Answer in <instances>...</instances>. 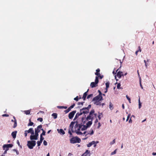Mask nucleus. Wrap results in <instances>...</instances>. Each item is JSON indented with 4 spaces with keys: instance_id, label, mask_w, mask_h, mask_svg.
<instances>
[{
    "instance_id": "nucleus-1",
    "label": "nucleus",
    "mask_w": 156,
    "mask_h": 156,
    "mask_svg": "<svg viewBox=\"0 0 156 156\" xmlns=\"http://www.w3.org/2000/svg\"><path fill=\"white\" fill-rule=\"evenodd\" d=\"M36 144V142L35 140H29L27 141V146L30 149L33 148Z\"/></svg>"
},
{
    "instance_id": "nucleus-2",
    "label": "nucleus",
    "mask_w": 156,
    "mask_h": 156,
    "mask_svg": "<svg viewBox=\"0 0 156 156\" xmlns=\"http://www.w3.org/2000/svg\"><path fill=\"white\" fill-rule=\"evenodd\" d=\"M70 143L72 144L80 143L81 141V140L77 136H76L71 138L70 139Z\"/></svg>"
},
{
    "instance_id": "nucleus-3",
    "label": "nucleus",
    "mask_w": 156,
    "mask_h": 156,
    "mask_svg": "<svg viewBox=\"0 0 156 156\" xmlns=\"http://www.w3.org/2000/svg\"><path fill=\"white\" fill-rule=\"evenodd\" d=\"M103 99L102 96H99L97 95L93 98L92 101H94V102L96 103L99 102L101 101Z\"/></svg>"
},
{
    "instance_id": "nucleus-4",
    "label": "nucleus",
    "mask_w": 156,
    "mask_h": 156,
    "mask_svg": "<svg viewBox=\"0 0 156 156\" xmlns=\"http://www.w3.org/2000/svg\"><path fill=\"white\" fill-rule=\"evenodd\" d=\"M42 125H40L38 126L37 128L35 129V134L38 136H39L38 133L40 132L41 128H42Z\"/></svg>"
},
{
    "instance_id": "nucleus-5",
    "label": "nucleus",
    "mask_w": 156,
    "mask_h": 156,
    "mask_svg": "<svg viewBox=\"0 0 156 156\" xmlns=\"http://www.w3.org/2000/svg\"><path fill=\"white\" fill-rule=\"evenodd\" d=\"M94 133V131L92 129H91L89 131H85L83 134H85V136H86L88 134H90L91 135H92Z\"/></svg>"
},
{
    "instance_id": "nucleus-6",
    "label": "nucleus",
    "mask_w": 156,
    "mask_h": 156,
    "mask_svg": "<svg viewBox=\"0 0 156 156\" xmlns=\"http://www.w3.org/2000/svg\"><path fill=\"white\" fill-rule=\"evenodd\" d=\"M38 136L35 134L31 135L30 136V139L31 140H37L38 139Z\"/></svg>"
},
{
    "instance_id": "nucleus-7",
    "label": "nucleus",
    "mask_w": 156,
    "mask_h": 156,
    "mask_svg": "<svg viewBox=\"0 0 156 156\" xmlns=\"http://www.w3.org/2000/svg\"><path fill=\"white\" fill-rule=\"evenodd\" d=\"M76 112V111H73L72 112H70L68 115L69 118V119H71L73 118V117L74 115L75 114Z\"/></svg>"
},
{
    "instance_id": "nucleus-8",
    "label": "nucleus",
    "mask_w": 156,
    "mask_h": 156,
    "mask_svg": "<svg viewBox=\"0 0 156 156\" xmlns=\"http://www.w3.org/2000/svg\"><path fill=\"white\" fill-rule=\"evenodd\" d=\"M13 145L12 144H4L3 146V150H5L6 147H12Z\"/></svg>"
},
{
    "instance_id": "nucleus-9",
    "label": "nucleus",
    "mask_w": 156,
    "mask_h": 156,
    "mask_svg": "<svg viewBox=\"0 0 156 156\" xmlns=\"http://www.w3.org/2000/svg\"><path fill=\"white\" fill-rule=\"evenodd\" d=\"M26 132H27L28 133H30L31 135L34 134V129L33 128H30L28 130H26Z\"/></svg>"
},
{
    "instance_id": "nucleus-10",
    "label": "nucleus",
    "mask_w": 156,
    "mask_h": 156,
    "mask_svg": "<svg viewBox=\"0 0 156 156\" xmlns=\"http://www.w3.org/2000/svg\"><path fill=\"white\" fill-rule=\"evenodd\" d=\"M76 122H72L69 126L70 130H71L72 132H74V131L73 130L74 124Z\"/></svg>"
},
{
    "instance_id": "nucleus-11",
    "label": "nucleus",
    "mask_w": 156,
    "mask_h": 156,
    "mask_svg": "<svg viewBox=\"0 0 156 156\" xmlns=\"http://www.w3.org/2000/svg\"><path fill=\"white\" fill-rule=\"evenodd\" d=\"M13 118L14 119H12L11 121L14 122L13 127L15 128L17 126V122L14 116H13Z\"/></svg>"
},
{
    "instance_id": "nucleus-12",
    "label": "nucleus",
    "mask_w": 156,
    "mask_h": 156,
    "mask_svg": "<svg viewBox=\"0 0 156 156\" xmlns=\"http://www.w3.org/2000/svg\"><path fill=\"white\" fill-rule=\"evenodd\" d=\"M123 73L119 71L118 72L116 76L119 78H120L122 76H123V75L122 74Z\"/></svg>"
},
{
    "instance_id": "nucleus-13",
    "label": "nucleus",
    "mask_w": 156,
    "mask_h": 156,
    "mask_svg": "<svg viewBox=\"0 0 156 156\" xmlns=\"http://www.w3.org/2000/svg\"><path fill=\"white\" fill-rule=\"evenodd\" d=\"M57 131L60 134L64 135L65 134V132L62 129H57Z\"/></svg>"
},
{
    "instance_id": "nucleus-14",
    "label": "nucleus",
    "mask_w": 156,
    "mask_h": 156,
    "mask_svg": "<svg viewBox=\"0 0 156 156\" xmlns=\"http://www.w3.org/2000/svg\"><path fill=\"white\" fill-rule=\"evenodd\" d=\"M90 153V151L88 150L86 151L81 156H87V155Z\"/></svg>"
},
{
    "instance_id": "nucleus-15",
    "label": "nucleus",
    "mask_w": 156,
    "mask_h": 156,
    "mask_svg": "<svg viewBox=\"0 0 156 156\" xmlns=\"http://www.w3.org/2000/svg\"><path fill=\"white\" fill-rule=\"evenodd\" d=\"M98 86L97 84L95 82H92L91 83L90 86L92 88H93Z\"/></svg>"
},
{
    "instance_id": "nucleus-16",
    "label": "nucleus",
    "mask_w": 156,
    "mask_h": 156,
    "mask_svg": "<svg viewBox=\"0 0 156 156\" xmlns=\"http://www.w3.org/2000/svg\"><path fill=\"white\" fill-rule=\"evenodd\" d=\"M17 132L16 131H14L12 133L11 135L13 138L15 139L16 138Z\"/></svg>"
},
{
    "instance_id": "nucleus-17",
    "label": "nucleus",
    "mask_w": 156,
    "mask_h": 156,
    "mask_svg": "<svg viewBox=\"0 0 156 156\" xmlns=\"http://www.w3.org/2000/svg\"><path fill=\"white\" fill-rule=\"evenodd\" d=\"M88 89L87 90V91H86V92H85L83 94V97H82V98L83 99V100L84 101H85L86 99V96L87 95V92H88Z\"/></svg>"
},
{
    "instance_id": "nucleus-18",
    "label": "nucleus",
    "mask_w": 156,
    "mask_h": 156,
    "mask_svg": "<svg viewBox=\"0 0 156 156\" xmlns=\"http://www.w3.org/2000/svg\"><path fill=\"white\" fill-rule=\"evenodd\" d=\"M85 110L84 108H83L82 109H80V113L77 112V114H78V115L80 116V115H82L83 113H82L83 111H82Z\"/></svg>"
},
{
    "instance_id": "nucleus-19",
    "label": "nucleus",
    "mask_w": 156,
    "mask_h": 156,
    "mask_svg": "<svg viewBox=\"0 0 156 156\" xmlns=\"http://www.w3.org/2000/svg\"><path fill=\"white\" fill-rule=\"evenodd\" d=\"M92 124V121H89L86 124V126L88 128L90 127Z\"/></svg>"
},
{
    "instance_id": "nucleus-20",
    "label": "nucleus",
    "mask_w": 156,
    "mask_h": 156,
    "mask_svg": "<svg viewBox=\"0 0 156 156\" xmlns=\"http://www.w3.org/2000/svg\"><path fill=\"white\" fill-rule=\"evenodd\" d=\"M91 116L92 115H90V114L88 115L86 118V121H87L90 120L91 119Z\"/></svg>"
},
{
    "instance_id": "nucleus-21",
    "label": "nucleus",
    "mask_w": 156,
    "mask_h": 156,
    "mask_svg": "<svg viewBox=\"0 0 156 156\" xmlns=\"http://www.w3.org/2000/svg\"><path fill=\"white\" fill-rule=\"evenodd\" d=\"M94 141H93L89 143L87 145V147H90L92 145L94 144Z\"/></svg>"
},
{
    "instance_id": "nucleus-22",
    "label": "nucleus",
    "mask_w": 156,
    "mask_h": 156,
    "mask_svg": "<svg viewBox=\"0 0 156 156\" xmlns=\"http://www.w3.org/2000/svg\"><path fill=\"white\" fill-rule=\"evenodd\" d=\"M82 126L83 127L81 129L82 130H85L87 129L88 128L87 127V126L86 125H82Z\"/></svg>"
},
{
    "instance_id": "nucleus-23",
    "label": "nucleus",
    "mask_w": 156,
    "mask_h": 156,
    "mask_svg": "<svg viewBox=\"0 0 156 156\" xmlns=\"http://www.w3.org/2000/svg\"><path fill=\"white\" fill-rule=\"evenodd\" d=\"M89 111L88 109H85V110L82 111V113L85 115V114L88 113H89Z\"/></svg>"
},
{
    "instance_id": "nucleus-24",
    "label": "nucleus",
    "mask_w": 156,
    "mask_h": 156,
    "mask_svg": "<svg viewBox=\"0 0 156 156\" xmlns=\"http://www.w3.org/2000/svg\"><path fill=\"white\" fill-rule=\"evenodd\" d=\"M34 124V123L31 122V119H30L29 120V123L28 124V126H32Z\"/></svg>"
},
{
    "instance_id": "nucleus-25",
    "label": "nucleus",
    "mask_w": 156,
    "mask_h": 156,
    "mask_svg": "<svg viewBox=\"0 0 156 156\" xmlns=\"http://www.w3.org/2000/svg\"><path fill=\"white\" fill-rule=\"evenodd\" d=\"M100 70L99 69H98L96 70V73H95V74L97 76H99L100 75V74L98 73L100 72Z\"/></svg>"
},
{
    "instance_id": "nucleus-26",
    "label": "nucleus",
    "mask_w": 156,
    "mask_h": 156,
    "mask_svg": "<svg viewBox=\"0 0 156 156\" xmlns=\"http://www.w3.org/2000/svg\"><path fill=\"white\" fill-rule=\"evenodd\" d=\"M109 108L112 110L113 109V105L112 103L110 102H109Z\"/></svg>"
},
{
    "instance_id": "nucleus-27",
    "label": "nucleus",
    "mask_w": 156,
    "mask_h": 156,
    "mask_svg": "<svg viewBox=\"0 0 156 156\" xmlns=\"http://www.w3.org/2000/svg\"><path fill=\"white\" fill-rule=\"evenodd\" d=\"M52 116L53 117V118L54 119H56L57 117V113H53L52 115Z\"/></svg>"
},
{
    "instance_id": "nucleus-28",
    "label": "nucleus",
    "mask_w": 156,
    "mask_h": 156,
    "mask_svg": "<svg viewBox=\"0 0 156 156\" xmlns=\"http://www.w3.org/2000/svg\"><path fill=\"white\" fill-rule=\"evenodd\" d=\"M57 107L59 109H62V108H64L66 109L67 108V107L66 106H58Z\"/></svg>"
},
{
    "instance_id": "nucleus-29",
    "label": "nucleus",
    "mask_w": 156,
    "mask_h": 156,
    "mask_svg": "<svg viewBox=\"0 0 156 156\" xmlns=\"http://www.w3.org/2000/svg\"><path fill=\"white\" fill-rule=\"evenodd\" d=\"M86 115H84V116L81 119L82 121L83 122V124H84L85 123L86 121H84V119L86 118Z\"/></svg>"
},
{
    "instance_id": "nucleus-30",
    "label": "nucleus",
    "mask_w": 156,
    "mask_h": 156,
    "mask_svg": "<svg viewBox=\"0 0 156 156\" xmlns=\"http://www.w3.org/2000/svg\"><path fill=\"white\" fill-rule=\"evenodd\" d=\"M94 109L92 110L90 112L89 114L90 115H91L93 116V114H94Z\"/></svg>"
},
{
    "instance_id": "nucleus-31",
    "label": "nucleus",
    "mask_w": 156,
    "mask_h": 156,
    "mask_svg": "<svg viewBox=\"0 0 156 156\" xmlns=\"http://www.w3.org/2000/svg\"><path fill=\"white\" fill-rule=\"evenodd\" d=\"M82 125L81 124H78V128L77 129H76V130H80V129L82 128Z\"/></svg>"
},
{
    "instance_id": "nucleus-32",
    "label": "nucleus",
    "mask_w": 156,
    "mask_h": 156,
    "mask_svg": "<svg viewBox=\"0 0 156 156\" xmlns=\"http://www.w3.org/2000/svg\"><path fill=\"white\" fill-rule=\"evenodd\" d=\"M98 76H96L95 77V82L96 83L98 84Z\"/></svg>"
},
{
    "instance_id": "nucleus-33",
    "label": "nucleus",
    "mask_w": 156,
    "mask_h": 156,
    "mask_svg": "<svg viewBox=\"0 0 156 156\" xmlns=\"http://www.w3.org/2000/svg\"><path fill=\"white\" fill-rule=\"evenodd\" d=\"M91 107V105H88V106L87 107H84V108H84V110L85 109H88V110H89V109Z\"/></svg>"
},
{
    "instance_id": "nucleus-34",
    "label": "nucleus",
    "mask_w": 156,
    "mask_h": 156,
    "mask_svg": "<svg viewBox=\"0 0 156 156\" xmlns=\"http://www.w3.org/2000/svg\"><path fill=\"white\" fill-rule=\"evenodd\" d=\"M106 88V89H107L108 88L109 86V82H107L105 83Z\"/></svg>"
},
{
    "instance_id": "nucleus-35",
    "label": "nucleus",
    "mask_w": 156,
    "mask_h": 156,
    "mask_svg": "<svg viewBox=\"0 0 156 156\" xmlns=\"http://www.w3.org/2000/svg\"><path fill=\"white\" fill-rule=\"evenodd\" d=\"M24 112H25V113L27 115H29L30 113V110L25 111Z\"/></svg>"
},
{
    "instance_id": "nucleus-36",
    "label": "nucleus",
    "mask_w": 156,
    "mask_h": 156,
    "mask_svg": "<svg viewBox=\"0 0 156 156\" xmlns=\"http://www.w3.org/2000/svg\"><path fill=\"white\" fill-rule=\"evenodd\" d=\"M79 116L78 115V114H77V113L76 114V115L73 119V120H75Z\"/></svg>"
},
{
    "instance_id": "nucleus-37",
    "label": "nucleus",
    "mask_w": 156,
    "mask_h": 156,
    "mask_svg": "<svg viewBox=\"0 0 156 156\" xmlns=\"http://www.w3.org/2000/svg\"><path fill=\"white\" fill-rule=\"evenodd\" d=\"M71 110V109L69 108L66 110L64 111L66 113H67Z\"/></svg>"
},
{
    "instance_id": "nucleus-38",
    "label": "nucleus",
    "mask_w": 156,
    "mask_h": 156,
    "mask_svg": "<svg viewBox=\"0 0 156 156\" xmlns=\"http://www.w3.org/2000/svg\"><path fill=\"white\" fill-rule=\"evenodd\" d=\"M42 142L41 141H38L37 142V146H39L41 145V144L42 143Z\"/></svg>"
},
{
    "instance_id": "nucleus-39",
    "label": "nucleus",
    "mask_w": 156,
    "mask_h": 156,
    "mask_svg": "<svg viewBox=\"0 0 156 156\" xmlns=\"http://www.w3.org/2000/svg\"><path fill=\"white\" fill-rule=\"evenodd\" d=\"M78 128V124L77 123L75 125V131H77V130H76Z\"/></svg>"
},
{
    "instance_id": "nucleus-40",
    "label": "nucleus",
    "mask_w": 156,
    "mask_h": 156,
    "mask_svg": "<svg viewBox=\"0 0 156 156\" xmlns=\"http://www.w3.org/2000/svg\"><path fill=\"white\" fill-rule=\"evenodd\" d=\"M120 86H121L120 83H119L117 85V88L118 89H121V88L120 87Z\"/></svg>"
},
{
    "instance_id": "nucleus-41",
    "label": "nucleus",
    "mask_w": 156,
    "mask_h": 156,
    "mask_svg": "<svg viewBox=\"0 0 156 156\" xmlns=\"http://www.w3.org/2000/svg\"><path fill=\"white\" fill-rule=\"evenodd\" d=\"M139 82H140V87H141V88L143 89V87L141 84V78H140V81H139Z\"/></svg>"
},
{
    "instance_id": "nucleus-42",
    "label": "nucleus",
    "mask_w": 156,
    "mask_h": 156,
    "mask_svg": "<svg viewBox=\"0 0 156 156\" xmlns=\"http://www.w3.org/2000/svg\"><path fill=\"white\" fill-rule=\"evenodd\" d=\"M44 139V138L41 135H40V141L42 142Z\"/></svg>"
},
{
    "instance_id": "nucleus-43",
    "label": "nucleus",
    "mask_w": 156,
    "mask_h": 156,
    "mask_svg": "<svg viewBox=\"0 0 156 156\" xmlns=\"http://www.w3.org/2000/svg\"><path fill=\"white\" fill-rule=\"evenodd\" d=\"M94 104L96 105H101V103L100 102H99L96 103L94 102Z\"/></svg>"
},
{
    "instance_id": "nucleus-44",
    "label": "nucleus",
    "mask_w": 156,
    "mask_h": 156,
    "mask_svg": "<svg viewBox=\"0 0 156 156\" xmlns=\"http://www.w3.org/2000/svg\"><path fill=\"white\" fill-rule=\"evenodd\" d=\"M126 97L127 98V99L129 101V103H131V100H130V98H129V97L127 95H126Z\"/></svg>"
},
{
    "instance_id": "nucleus-45",
    "label": "nucleus",
    "mask_w": 156,
    "mask_h": 156,
    "mask_svg": "<svg viewBox=\"0 0 156 156\" xmlns=\"http://www.w3.org/2000/svg\"><path fill=\"white\" fill-rule=\"evenodd\" d=\"M68 133L69 134L70 136V137H71L72 136V133H71V130H70V129H69V131H68Z\"/></svg>"
},
{
    "instance_id": "nucleus-46",
    "label": "nucleus",
    "mask_w": 156,
    "mask_h": 156,
    "mask_svg": "<svg viewBox=\"0 0 156 156\" xmlns=\"http://www.w3.org/2000/svg\"><path fill=\"white\" fill-rule=\"evenodd\" d=\"M13 151H15V152H16L17 155H18L19 154V152L16 149H14L13 150Z\"/></svg>"
},
{
    "instance_id": "nucleus-47",
    "label": "nucleus",
    "mask_w": 156,
    "mask_h": 156,
    "mask_svg": "<svg viewBox=\"0 0 156 156\" xmlns=\"http://www.w3.org/2000/svg\"><path fill=\"white\" fill-rule=\"evenodd\" d=\"M94 144H95L94 145V147H95L96 146V144L98 143L99 142L98 141H94Z\"/></svg>"
},
{
    "instance_id": "nucleus-48",
    "label": "nucleus",
    "mask_w": 156,
    "mask_h": 156,
    "mask_svg": "<svg viewBox=\"0 0 156 156\" xmlns=\"http://www.w3.org/2000/svg\"><path fill=\"white\" fill-rule=\"evenodd\" d=\"M76 132L78 135H82L83 134V133L81 132L76 131Z\"/></svg>"
},
{
    "instance_id": "nucleus-49",
    "label": "nucleus",
    "mask_w": 156,
    "mask_h": 156,
    "mask_svg": "<svg viewBox=\"0 0 156 156\" xmlns=\"http://www.w3.org/2000/svg\"><path fill=\"white\" fill-rule=\"evenodd\" d=\"M93 95V94H90L88 95L87 97V99L89 98H90L92 97Z\"/></svg>"
},
{
    "instance_id": "nucleus-50",
    "label": "nucleus",
    "mask_w": 156,
    "mask_h": 156,
    "mask_svg": "<svg viewBox=\"0 0 156 156\" xmlns=\"http://www.w3.org/2000/svg\"><path fill=\"white\" fill-rule=\"evenodd\" d=\"M115 143V139H114L110 143V144L112 145Z\"/></svg>"
},
{
    "instance_id": "nucleus-51",
    "label": "nucleus",
    "mask_w": 156,
    "mask_h": 156,
    "mask_svg": "<svg viewBox=\"0 0 156 156\" xmlns=\"http://www.w3.org/2000/svg\"><path fill=\"white\" fill-rule=\"evenodd\" d=\"M117 149H115L114 151L112 152L111 153V155H113L116 154V151Z\"/></svg>"
},
{
    "instance_id": "nucleus-52",
    "label": "nucleus",
    "mask_w": 156,
    "mask_h": 156,
    "mask_svg": "<svg viewBox=\"0 0 156 156\" xmlns=\"http://www.w3.org/2000/svg\"><path fill=\"white\" fill-rule=\"evenodd\" d=\"M37 120L40 121V122H42L43 121V119L41 118H38Z\"/></svg>"
},
{
    "instance_id": "nucleus-53",
    "label": "nucleus",
    "mask_w": 156,
    "mask_h": 156,
    "mask_svg": "<svg viewBox=\"0 0 156 156\" xmlns=\"http://www.w3.org/2000/svg\"><path fill=\"white\" fill-rule=\"evenodd\" d=\"M102 113H99V115L98 116V118L100 120L101 119V116L102 115Z\"/></svg>"
},
{
    "instance_id": "nucleus-54",
    "label": "nucleus",
    "mask_w": 156,
    "mask_h": 156,
    "mask_svg": "<svg viewBox=\"0 0 156 156\" xmlns=\"http://www.w3.org/2000/svg\"><path fill=\"white\" fill-rule=\"evenodd\" d=\"M45 131H43L42 132V133H41L40 135H41L42 136H43V135L44 136L45 135Z\"/></svg>"
},
{
    "instance_id": "nucleus-55",
    "label": "nucleus",
    "mask_w": 156,
    "mask_h": 156,
    "mask_svg": "<svg viewBox=\"0 0 156 156\" xmlns=\"http://www.w3.org/2000/svg\"><path fill=\"white\" fill-rule=\"evenodd\" d=\"M84 102H79L78 103V105H81L82 106L83 105V103H84Z\"/></svg>"
},
{
    "instance_id": "nucleus-56",
    "label": "nucleus",
    "mask_w": 156,
    "mask_h": 156,
    "mask_svg": "<svg viewBox=\"0 0 156 156\" xmlns=\"http://www.w3.org/2000/svg\"><path fill=\"white\" fill-rule=\"evenodd\" d=\"M141 49H139L138 50L136 51V52H135V54H136V55H137V53L140 51V52H141Z\"/></svg>"
},
{
    "instance_id": "nucleus-57",
    "label": "nucleus",
    "mask_w": 156,
    "mask_h": 156,
    "mask_svg": "<svg viewBox=\"0 0 156 156\" xmlns=\"http://www.w3.org/2000/svg\"><path fill=\"white\" fill-rule=\"evenodd\" d=\"M43 144L45 146H46L47 145V143L45 140H44L43 141Z\"/></svg>"
},
{
    "instance_id": "nucleus-58",
    "label": "nucleus",
    "mask_w": 156,
    "mask_h": 156,
    "mask_svg": "<svg viewBox=\"0 0 156 156\" xmlns=\"http://www.w3.org/2000/svg\"><path fill=\"white\" fill-rule=\"evenodd\" d=\"M98 92L99 93V94L98 95V96H102V94L100 91V90H98Z\"/></svg>"
},
{
    "instance_id": "nucleus-59",
    "label": "nucleus",
    "mask_w": 156,
    "mask_h": 156,
    "mask_svg": "<svg viewBox=\"0 0 156 156\" xmlns=\"http://www.w3.org/2000/svg\"><path fill=\"white\" fill-rule=\"evenodd\" d=\"M75 105V104H73V105L69 107V108H70V109L71 110L72 108H73L74 107Z\"/></svg>"
},
{
    "instance_id": "nucleus-60",
    "label": "nucleus",
    "mask_w": 156,
    "mask_h": 156,
    "mask_svg": "<svg viewBox=\"0 0 156 156\" xmlns=\"http://www.w3.org/2000/svg\"><path fill=\"white\" fill-rule=\"evenodd\" d=\"M144 62L145 63V67L146 68H147V62H146V61L145 60H144Z\"/></svg>"
},
{
    "instance_id": "nucleus-61",
    "label": "nucleus",
    "mask_w": 156,
    "mask_h": 156,
    "mask_svg": "<svg viewBox=\"0 0 156 156\" xmlns=\"http://www.w3.org/2000/svg\"><path fill=\"white\" fill-rule=\"evenodd\" d=\"M17 143L18 145L21 148H22V146L20 145V142H19V141L18 140H17Z\"/></svg>"
},
{
    "instance_id": "nucleus-62",
    "label": "nucleus",
    "mask_w": 156,
    "mask_h": 156,
    "mask_svg": "<svg viewBox=\"0 0 156 156\" xmlns=\"http://www.w3.org/2000/svg\"><path fill=\"white\" fill-rule=\"evenodd\" d=\"M141 104H142L141 103H139V109L141 107V106H142Z\"/></svg>"
},
{
    "instance_id": "nucleus-63",
    "label": "nucleus",
    "mask_w": 156,
    "mask_h": 156,
    "mask_svg": "<svg viewBox=\"0 0 156 156\" xmlns=\"http://www.w3.org/2000/svg\"><path fill=\"white\" fill-rule=\"evenodd\" d=\"M74 99L76 101H78V97L77 96L76 97L74 98Z\"/></svg>"
},
{
    "instance_id": "nucleus-64",
    "label": "nucleus",
    "mask_w": 156,
    "mask_h": 156,
    "mask_svg": "<svg viewBox=\"0 0 156 156\" xmlns=\"http://www.w3.org/2000/svg\"><path fill=\"white\" fill-rule=\"evenodd\" d=\"M27 133V132H26V130H25V133H24V134H25V137H26L27 136V133Z\"/></svg>"
}]
</instances>
